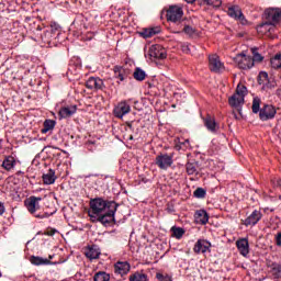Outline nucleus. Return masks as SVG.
<instances>
[{"mask_svg": "<svg viewBox=\"0 0 281 281\" xmlns=\"http://www.w3.org/2000/svg\"><path fill=\"white\" fill-rule=\"evenodd\" d=\"M111 280V276L106 272H98L94 274V281H109Z\"/></svg>", "mask_w": 281, "mask_h": 281, "instance_id": "36", "label": "nucleus"}, {"mask_svg": "<svg viewBox=\"0 0 281 281\" xmlns=\"http://www.w3.org/2000/svg\"><path fill=\"white\" fill-rule=\"evenodd\" d=\"M30 262L35 267H47L49 265H54V262H52L49 259L38 256H31Z\"/></svg>", "mask_w": 281, "mask_h": 281, "instance_id": "23", "label": "nucleus"}, {"mask_svg": "<svg viewBox=\"0 0 281 281\" xmlns=\"http://www.w3.org/2000/svg\"><path fill=\"white\" fill-rule=\"evenodd\" d=\"M184 34H188V36H194V33L196 32L192 26L187 25L183 27Z\"/></svg>", "mask_w": 281, "mask_h": 281, "instance_id": "42", "label": "nucleus"}, {"mask_svg": "<svg viewBox=\"0 0 281 281\" xmlns=\"http://www.w3.org/2000/svg\"><path fill=\"white\" fill-rule=\"evenodd\" d=\"M236 247L241 256L246 257L249 255V240L247 238L237 240Z\"/></svg>", "mask_w": 281, "mask_h": 281, "instance_id": "22", "label": "nucleus"}, {"mask_svg": "<svg viewBox=\"0 0 281 281\" xmlns=\"http://www.w3.org/2000/svg\"><path fill=\"white\" fill-rule=\"evenodd\" d=\"M258 34H273L276 32V25L271 22H263L257 26Z\"/></svg>", "mask_w": 281, "mask_h": 281, "instance_id": "20", "label": "nucleus"}, {"mask_svg": "<svg viewBox=\"0 0 281 281\" xmlns=\"http://www.w3.org/2000/svg\"><path fill=\"white\" fill-rule=\"evenodd\" d=\"M277 186H281V180H278V181H277Z\"/></svg>", "mask_w": 281, "mask_h": 281, "instance_id": "50", "label": "nucleus"}, {"mask_svg": "<svg viewBox=\"0 0 281 281\" xmlns=\"http://www.w3.org/2000/svg\"><path fill=\"white\" fill-rule=\"evenodd\" d=\"M265 16L268 22L272 25H278L281 21V9L280 8H269L265 11Z\"/></svg>", "mask_w": 281, "mask_h": 281, "instance_id": "10", "label": "nucleus"}, {"mask_svg": "<svg viewBox=\"0 0 281 281\" xmlns=\"http://www.w3.org/2000/svg\"><path fill=\"white\" fill-rule=\"evenodd\" d=\"M100 254V247L97 245L88 246L86 249V257L89 258V260H98Z\"/></svg>", "mask_w": 281, "mask_h": 281, "instance_id": "24", "label": "nucleus"}, {"mask_svg": "<svg viewBox=\"0 0 281 281\" xmlns=\"http://www.w3.org/2000/svg\"><path fill=\"white\" fill-rule=\"evenodd\" d=\"M183 19V7L179 4L170 5L167 11V20L171 23H180Z\"/></svg>", "mask_w": 281, "mask_h": 281, "instance_id": "6", "label": "nucleus"}, {"mask_svg": "<svg viewBox=\"0 0 281 281\" xmlns=\"http://www.w3.org/2000/svg\"><path fill=\"white\" fill-rule=\"evenodd\" d=\"M54 34H56V29L54 30V26H52L50 31L44 32V34L42 36V41H44V43H52V38H53Z\"/></svg>", "mask_w": 281, "mask_h": 281, "instance_id": "34", "label": "nucleus"}, {"mask_svg": "<svg viewBox=\"0 0 281 281\" xmlns=\"http://www.w3.org/2000/svg\"><path fill=\"white\" fill-rule=\"evenodd\" d=\"M86 87L92 91H102L104 81L100 77H90L86 82Z\"/></svg>", "mask_w": 281, "mask_h": 281, "instance_id": "12", "label": "nucleus"}, {"mask_svg": "<svg viewBox=\"0 0 281 281\" xmlns=\"http://www.w3.org/2000/svg\"><path fill=\"white\" fill-rule=\"evenodd\" d=\"M111 204L116 205L115 202L106 201L102 198L92 199L90 201V210L88 212L92 223H95V218H98V216L111 210Z\"/></svg>", "mask_w": 281, "mask_h": 281, "instance_id": "1", "label": "nucleus"}, {"mask_svg": "<svg viewBox=\"0 0 281 281\" xmlns=\"http://www.w3.org/2000/svg\"><path fill=\"white\" fill-rule=\"evenodd\" d=\"M234 61L239 69H251V67H254L252 57L247 56L245 53L236 55Z\"/></svg>", "mask_w": 281, "mask_h": 281, "instance_id": "7", "label": "nucleus"}, {"mask_svg": "<svg viewBox=\"0 0 281 281\" xmlns=\"http://www.w3.org/2000/svg\"><path fill=\"white\" fill-rule=\"evenodd\" d=\"M206 194H207V191H205V189H203V188H198L193 192V196H195V199H205Z\"/></svg>", "mask_w": 281, "mask_h": 281, "instance_id": "38", "label": "nucleus"}, {"mask_svg": "<svg viewBox=\"0 0 281 281\" xmlns=\"http://www.w3.org/2000/svg\"><path fill=\"white\" fill-rule=\"evenodd\" d=\"M56 126V121L54 120H46L44 122V127L42 128L41 133L45 135V133H49V131H54Z\"/></svg>", "mask_w": 281, "mask_h": 281, "instance_id": "31", "label": "nucleus"}, {"mask_svg": "<svg viewBox=\"0 0 281 281\" xmlns=\"http://www.w3.org/2000/svg\"><path fill=\"white\" fill-rule=\"evenodd\" d=\"M262 218V212L255 210L244 221V225L246 227H254L260 223V220Z\"/></svg>", "mask_w": 281, "mask_h": 281, "instance_id": "17", "label": "nucleus"}, {"mask_svg": "<svg viewBox=\"0 0 281 281\" xmlns=\"http://www.w3.org/2000/svg\"><path fill=\"white\" fill-rule=\"evenodd\" d=\"M171 232H172L173 238H177V240H181V238H183V235L186 234V229L177 226H172Z\"/></svg>", "mask_w": 281, "mask_h": 281, "instance_id": "33", "label": "nucleus"}, {"mask_svg": "<svg viewBox=\"0 0 281 281\" xmlns=\"http://www.w3.org/2000/svg\"><path fill=\"white\" fill-rule=\"evenodd\" d=\"M146 56H148L150 60H164L167 58L168 54L164 46L155 44L149 47Z\"/></svg>", "mask_w": 281, "mask_h": 281, "instance_id": "5", "label": "nucleus"}, {"mask_svg": "<svg viewBox=\"0 0 281 281\" xmlns=\"http://www.w3.org/2000/svg\"><path fill=\"white\" fill-rule=\"evenodd\" d=\"M183 47V52L186 53V54H190V45H184V46H182Z\"/></svg>", "mask_w": 281, "mask_h": 281, "instance_id": "48", "label": "nucleus"}, {"mask_svg": "<svg viewBox=\"0 0 281 281\" xmlns=\"http://www.w3.org/2000/svg\"><path fill=\"white\" fill-rule=\"evenodd\" d=\"M41 201H43V198L36 196H31L30 199L25 200L24 205L27 212H30V214H33L35 218H49V216H54V214H56V211L52 213L36 214V212L41 210Z\"/></svg>", "mask_w": 281, "mask_h": 281, "instance_id": "2", "label": "nucleus"}, {"mask_svg": "<svg viewBox=\"0 0 281 281\" xmlns=\"http://www.w3.org/2000/svg\"><path fill=\"white\" fill-rule=\"evenodd\" d=\"M194 221L196 225H207V223L210 222V215L207 214V211L203 209L195 211Z\"/></svg>", "mask_w": 281, "mask_h": 281, "instance_id": "18", "label": "nucleus"}, {"mask_svg": "<svg viewBox=\"0 0 281 281\" xmlns=\"http://www.w3.org/2000/svg\"><path fill=\"white\" fill-rule=\"evenodd\" d=\"M196 0H186L187 3H194Z\"/></svg>", "mask_w": 281, "mask_h": 281, "instance_id": "49", "label": "nucleus"}, {"mask_svg": "<svg viewBox=\"0 0 281 281\" xmlns=\"http://www.w3.org/2000/svg\"><path fill=\"white\" fill-rule=\"evenodd\" d=\"M270 65L272 69H280L281 67V55H276L271 60Z\"/></svg>", "mask_w": 281, "mask_h": 281, "instance_id": "35", "label": "nucleus"}, {"mask_svg": "<svg viewBox=\"0 0 281 281\" xmlns=\"http://www.w3.org/2000/svg\"><path fill=\"white\" fill-rule=\"evenodd\" d=\"M114 117L122 120L124 115H128L131 113V103L127 100H123L119 102L113 110Z\"/></svg>", "mask_w": 281, "mask_h": 281, "instance_id": "8", "label": "nucleus"}, {"mask_svg": "<svg viewBox=\"0 0 281 281\" xmlns=\"http://www.w3.org/2000/svg\"><path fill=\"white\" fill-rule=\"evenodd\" d=\"M245 95H247V88L245 85L239 83L235 93L228 98V104L233 109H238L245 104Z\"/></svg>", "mask_w": 281, "mask_h": 281, "instance_id": "3", "label": "nucleus"}, {"mask_svg": "<svg viewBox=\"0 0 281 281\" xmlns=\"http://www.w3.org/2000/svg\"><path fill=\"white\" fill-rule=\"evenodd\" d=\"M44 186H54L56 183V171L54 169H49L46 173L42 176Z\"/></svg>", "mask_w": 281, "mask_h": 281, "instance_id": "21", "label": "nucleus"}, {"mask_svg": "<svg viewBox=\"0 0 281 281\" xmlns=\"http://www.w3.org/2000/svg\"><path fill=\"white\" fill-rule=\"evenodd\" d=\"M5 214V204L3 202H0V216H3Z\"/></svg>", "mask_w": 281, "mask_h": 281, "instance_id": "46", "label": "nucleus"}, {"mask_svg": "<svg viewBox=\"0 0 281 281\" xmlns=\"http://www.w3.org/2000/svg\"><path fill=\"white\" fill-rule=\"evenodd\" d=\"M77 111H78L77 105L64 106L59 110L58 115L60 120H67V117H71L72 115H76Z\"/></svg>", "mask_w": 281, "mask_h": 281, "instance_id": "19", "label": "nucleus"}, {"mask_svg": "<svg viewBox=\"0 0 281 281\" xmlns=\"http://www.w3.org/2000/svg\"><path fill=\"white\" fill-rule=\"evenodd\" d=\"M259 78H265V80H267L269 78V74H267L266 71H261L259 74Z\"/></svg>", "mask_w": 281, "mask_h": 281, "instance_id": "47", "label": "nucleus"}, {"mask_svg": "<svg viewBox=\"0 0 281 281\" xmlns=\"http://www.w3.org/2000/svg\"><path fill=\"white\" fill-rule=\"evenodd\" d=\"M159 32H161V29H159L158 26L150 27V29H145L140 33V36H143V38H151V36H155L157 34H159Z\"/></svg>", "mask_w": 281, "mask_h": 281, "instance_id": "27", "label": "nucleus"}, {"mask_svg": "<svg viewBox=\"0 0 281 281\" xmlns=\"http://www.w3.org/2000/svg\"><path fill=\"white\" fill-rule=\"evenodd\" d=\"M172 157V155L160 154L156 157L155 164L160 170H168V168H171L172 164H175Z\"/></svg>", "mask_w": 281, "mask_h": 281, "instance_id": "9", "label": "nucleus"}, {"mask_svg": "<svg viewBox=\"0 0 281 281\" xmlns=\"http://www.w3.org/2000/svg\"><path fill=\"white\" fill-rule=\"evenodd\" d=\"M115 212H117V204H111L108 211L97 216L95 223H101L105 226L111 225L115 222Z\"/></svg>", "mask_w": 281, "mask_h": 281, "instance_id": "4", "label": "nucleus"}, {"mask_svg": "<svg viewBox=\"0 0 281 281\" xmlns=\"http://www.w3.org/2000/svg\"><path fill=\"white\" fill-rule=\"evenodd\" d=\"M239 21L241 25H247L249 22L247 21V18H245V14H240L239 18L236 20Z\"/></svg>", "mask_w": 281, "mask_h": 281, "instance_id": "44", "label": "nucleus"}, {"mask_svg": "<svg viewBox=\"0 0 281 281\" xmlns=\"http://www.w3.org/2000/svg\"><path fill=\"white\" fill-rule=\"evenodd\" d=\"M134 79L137 80L138 82H144V80H146V71H144V69L142 68H136L134 70Z\"/></svg>", "mask_w": 281, "mask_h": 281, "instance_id": "32", "label": "nucleus"}, {"mask_svg": "<svg viewBox=\"0 0 281 281\" xmlns=\"http://www.w3.org/2000/svg\"><path fill=\"white\" fill-rule=\"evenodd\" d=\"M259 117L262 122H267V120H273L276 117V108L273 105H265L259 111Z\"/></svg>", "mask_w": 281, "mask_h": 281, "instance_id": "15", "label": "nucleus"}, {"mask_svg": "<svg viewBox=\"0 0 281 281\" xmlns=\"http://www.w3.org/2000/svg\"><path fill=\"white\" fill-rule=\"evenodd\" d=\"M206 5H212V8H221L223 5V0H205Z\"/></svg>", "mask_w": 281, "mask_h": 281, "instance_id": "41", "label": "nucleus"}, {"mask_svg": "<svg viewBox=\"0 0 281 281\" xmlns=\"http://www.w3.org/2000/svg\"><path fill=\"white\" fill-rule=\"evenodd\" d=\"M128 126H130V128H133V125L130 124Z\"/></svg>", "mask_w": 281, "mask_h": 281, "instance_id": "53", "label": "nucleus"}, {"mask_svg": "<svg viewBox=\"0 0 281 281\" xmlns=\"http://www.w3.org/2000/svg\"><path fill=\"white\" fill-rule=\"evenodd\" d=\"M209 67L211 71H214L215 74H221V71H224L225 69V66L221 63V57H218V55L209 56Z\"/></svg>", "mask_w": 281, "mask_h": 281, "instance_id": "11", "label": "nucleus"}, {"mask_svg": "<svg viewBox=\"0 0 281 281\" xmlns=\"http://www.w3.org/2000/svg\"><path fill=\"white\" fill-rule=\"evenodd\" d=\"M212 247V243H210L207 239H198L193 247L194 254H207L210 252Z\"/></svg>", "mask_w": 281, "mask_h": 281, "instance_id": "14", "label": "nucleus"}, {"mask_svg": "<svg viewBox=\"0 0 281 281\" xmlns=\"http://www.w3.org/2000/svg\"><path fill=\"white\" fill-rule=\"evenodd\" d=\"M187 168V175H199V162L193 161V162H187L186 165Z\"/></svg>", "mask_w": 281, "mask_h": 281, "instance_id": "30", "label": "nucleus"}, {"mask_svg": "<svg viewBox=\"0 0 281 281\" xmlns=\"http://www.w3.org/2000/svg\"><path fill=\"white\" fill-rule=\"evenodd\" d=\"M228 16H231V19H235V21L239 18V15L243 14V10H240V7L238 5H233L228 8L227 11Z\"/></svg>", "mask_w": 281, "mask_h": 281, "instance_id": "28", "label": "nucleus"}, {"mask_svg": "<svg viewBox=\"0 0 281 281\" xmlns=\"http://www.w3.org/2000/svg\"><path fill=\"white\" fill-rule=\"evenodd\" d=\"M156 278L158 281H172V278H170V276H168V274L165 276L159 272L156 274Z\"/></svg>", "mask_w": 281, "mask_h": 281, "instance_id": "43", "label": "nucleus"}, {"mask_svg": "<svg viewBox=\"0 0 281 281\" xmlns=\"http://www.w3.org/2000/svg\"><path fill=\"white\" fill-rule=\"evenodd\" d=\"M130 140H133V135L130 136Z\"/></svg>", "mask_w": 281, "mask_h": 281, "instance_id": "52", "label": "nucleus"}, {"mask_svg": "<svg viewBox=\"0 0 281 281\" xmlns=\"http://www.w3.org/2000/svg\"><path fill=\"white\" fill-rule=\"evenodd\" d=\"M130 281H148V274L144 271H136L130 276Z\"/></svg>", "mask_w": 281, "mask_h": 281, "instance_id": "29", "label": "nucleus"}, {"mask_svg": "<svg viewBox=\"0 0 281 281\" xmlns=\"http://www.w3.org/2000/svg\"><path fill=\"white\" fill-rule=\"evenodd\" d=\"M272 276L274 278H281V263L272 265Z\"/></svg>", "mask_w": 281, "mask_h": 281, "instance_id": "40", "label": "nucleus"}, {"mask_svg": "<svg viewBox=\"0 0 281 281\" xmlns=\"http://www.w3.org/2000/svg\"><path fill=\"white\" fill-rule=\"evenodd\" d=\"M276 245L278 247H281V233H278L276 236Z\"/></svg>", "mask_w": 281, "mask_h": 281, "instance_id": "45", "label": "nucleus"}, {"mask_svg": "<svg viewBox=\"0 0 281 281\" xmlns=\"http://www.w3.org/2000/svg\"><path fill=\"white\" fill-rule=\"evenodd\" d=\"M15 166H16V158H14V156L4 157L2 161V168L7 170V172H10V170H14Z\"/></svg>", "mask_w": 281, "mask_h": 281, "instance_id": "25", "label": "nucleus"}, {"mask_svg": "<svg viewBox=\"0 0 281 281\" xmlns=\"http://www.w3.org/2000/svg\"><path fill=\"white\" fill-rule=\"evenodd\" d=\"M204 125L211 133H216L218 131V125L216 124V120L212 116H206L204 119Z\"/></svg>", "mask_w": 281, "mask_h": 281, "instance_id": "26", "label": "nucleus"}, {"mask_svg": "<svg viewBox=\"0 0 281 281\" xmlns=\"http://www.w3.org/2000/svg\"><path fill=\"white\" fill-rule=\"evenodd\" d=\"M130 271L131 263L128 261H117L114 263V273H116V276L124 278V276H128Z\"/></svg>", "mask_w": 281, "mask_h": 281, "instance_id": "13", "label": "nucleus"}, {"mask_svg": "<svg viewBox=\"0 0 281 281\" xmlns=\"http://www.w3.org/2000/svg\"><path fill=\"white\" fill-rule=\"evenodd\" d=\"M252 52V63H262L265 57L258 53V48H251Z\"/></svg>", "mask_w": 281, "mask_h": 281, "instance_id": "37", "label": "nucleus"}, {"mask_svg": "<svg viewBox=\"0 0 281 281\" xmlns=\"http://www.w3.org/2000/svg\"><path fill=\"white\" fill-rule=\"evenodd\" d=\"M48 258H49L48 260L52 261V259L54 258V256L49 255Z\"/></svg>", "mask_w": 281, "mask_h": 281, "instance_id": "51", "label": "nucleus"}, {"mask_svg": "<svg viewBox=\"0 0 281 281\" xmlns=\"http://www.w3.org/2000/svg\"><path fill=\"white\" fill-rule=\"evenodd\" d=\"M113 71L114 78L119 80L117 85H122V82H124V80H126L131 74L128 69L124 68L123 66H114Z\"/></svg>", "mask_w": 281, "mask_h": 281, "instance_id": "16", "label": "nucleus"}, {"mask_svg": "<svg viewBox=\"0 0 281 281\" xmlns=\"http://www.w3.org/2000/svg\"><path fill=\"white\" fill-rule=\"evenodd\" d=\"M260 98L256 97L252 100V113H260Z\"/></svg>", "mask_w": 281, "mask_h": 281, "instance_id": "39", "label": "nucleus"}]
</instances>
